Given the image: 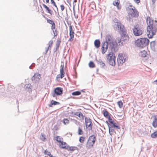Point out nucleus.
<instances>
[{
  "label": "nucleus",
  "mask_w": 157,
  "mask_h": 157,
  "mask_svg": "<svg viewBox=\"0 0 157 157\" xmlns=\"http://www.w3.org/2000/svg\"><path fill=\"white\" fill-rule=\"evenodd\" d=\"M146 22L147 25V30L148 36L150 38H152L157 32V25L153 24V20L149 17H147Z\"/></svg>",
  "instance_id": "nucleus-1"
},
{
  "label": "nucleus",
  "mask_w": 157,
  "mask_h": 157,
  "mask_svg": "<svg viewBox=\"0 0 157 157\" xmlns=\"http://www.w3.org/2000/svg\"><path fill=\"white\" fill-rule=\"evenodd\" d=\"M149 40L147 38H141L137 39L136 42V45L139 47L143 48L148 45Z\"/></svg>",
  "instance_id": "nucleus-2"
},
{
  "label": "nucleus",
  "mask_w": 157,
  "mask_h": 157,
  "mask_svg": "<svg viewBox=\"0 0 157 157\" xmlns=\"http://www.w3.org/2000/svg\"><path fill=\"white\" fill-rule=\"evenodd\" d=\"M96 140V136L92 135L90 136L88 139L86 147L87 149H90L92 147Z\"/></svg>",
  "instance_id": "nucleus-3"
},
{
  "label": "nucleus",
  "mask_w": 157,
  "mask_h": 157,
  "mask_svg": "<svg viewBox=\"0 0 157 157\" xmlns=\"http://www.w3.org/2000/svg\"><path fill=\"white\" fill-rule=\"evenodd\" d=\"M109 49L111 52H116L118 49V47L116 41L115 40L108 44Z\"/></svg>",
  "instance_id": "nucleus-4"
},
{
  "label": "nucleus",
  "mask_w": 157,
  "mask_h": 157,
  "mask_svg": "<svg viewBox=\"0 0 157 157\" xmlns=\"http://www.w3.org/2000/svg\"><path fill=\"white\" fill-rule=\"evenodd\" d=\"M113 28L115 30L117 31L123 33L124 31V26L120 22H117L113 25Z\"/></svg>",
  "instance_id": "nucleus-5"
},
{
  "label": "nucleus",
  "mask_w": 157,
  "mask_h": 157,
  "mask_svg": "<svg viewBox=\"0 0 157 157\" xmlns=\"http://www.w3.org/2000/svg\"><path fill=\"white\" fill-rule=\"evenodd\" d=\"M127 56L125 54L120 53L118 55V58L117 59V62L119 64H122L125 62Z\"/></svg>",
  "instance_id": "nucleus-6"
},
{
  "label": "nucleus",
  "mask_w": 157,
  "mask_h": 157,
  "mask_svg": "<svg viewBox=\"0 0 157 157\" xmlns=\"http://www.w3.org/2000/svg\"><path fill=\"white\" fill-rule=\"evenodd\" d=\"M134 8H131L129 10L128 14L133 17H137L138 16V13L137 10L133 7Z\"/></svg>",
  "instance_id": "nucleus-7"
},
{
  "label": "nucleus",
  "mask_w": 157,
  "mask_h": 157,
  "mask_svg": "<svg viewBox=\"0 0 157 157\" xmlns=\"http://www.w3.org/2000/svg\"><path fill=\"white\" fill-rule=\"evenodd\" d=\"M85 122L86 127V128H88L89 131H91L92 130V122L90 119L89 117H85Z\"/></svg>",
  "instance_id": "nucleus-8"
},
{
  "label": "nucleus",
  "mask_w": 157,
  "mask_h": 157,
  "mask_svg": "<svg viewBox=\"0 0 157 157\" xmlns=\"http://www.w3.org/2000/svg\"><path fill=\"white\" fill-rule=\"evenodd\" d=\"M132 30L133 34L136 36H139L142 34V30L137 26H134Z\"/></svg>",
  "instance_id": "nucleus-9"
},
{
  "label": "nucleus",
  "mask_w": 157,
  "mask_h": 157,
  "mask_svg": "<svg viewBox=\"0 0 157 157\" xmlns=\"http://www.w3.org/2000/svg\"><path fill=\"white\" fill-rule=\"evenodd\" d=\"M124 32L122 33L123 34L122 37V43L119 44V46H121L123 45L124 44L127 43L129 40V37L128 35L126 34H125L124 33Z\"/></svg>",
  "instance_id": "nucleus-10"
},
{
  "label": "nucleus",
  "mask_w": 157,
  "mask_h": 157,
  "mask_svg": "<svg viewBox=\"0 0 157 157\" xmlns=\"http://www.w3.org/2000/svg\"><path fill=\"white\" fill-rule=\"evenodd\" d=\"M115 40L112 35L108 34L106 36L105 40L103 42H105V43H107V44H108L109 43Z\"/></svg>",
  "instance_id": "nucleus-11"
},
{
  "label": "nucleus",
  "mask_w": 157,
  "mask_h": 157,
  "mask_svg": "<svg viewBox=\"0 0 157 157\" xmlns=\"http://www.w3.org/2000/svg\"><path fill=\"white\" fill-rule=\"evenodd\" d=\"M106 57L109 64L113 65V63H111V62L110 61V60L112 59L113 58L114 59L116 58L115 55L114 53L112 52H110L107 55Z\"/></svg>",
  "instance_id": "nucleus-12"
},
{
  "label": "nucleus",
  "mask_w": 157,
  "mask_h": 157,
  "mask_svg": "<svg viewBox=\"0 0 157 157\" xmlns=\"http://www.w3.org/2000/svg\"><path fill=\"white\" fill-rule=\"evenodd\" d=\"M108 45L107 43H105L103 41L102 42L101 46V52L102 54H104L108 49Z\"/></svg>",
  "instance_id": "nucleus-13"
},
{
  "label": "nucleus",
  "mask_w": 157,
  "mask_h": 157,
  "mask_svg": "<svg viewBox=\"0 0 157 157\" xmlns=\"http://www.w3.org/2000/svg\"><path fill=\"white\" fill-rule=\"evenodd\" d=\"M61 139L62 138L60 136H57L56 137L55 140L61 143L60 145V147L61 148L65 149H67V147L66 146H62V145H63V143L64 142L61 141Z\"/></svg>",
  "instance_id": "nucleus-14"
},
{
  "label": "nucleus",
  "mask_w": 157,
  "mask_h": 157,
  "mask_svg": "<svg viewBox=\"0 0 157 157\" xmlns=\"http://www.w3.org/2000/svg\"><path fill=\"white\" fill-rule=\"evenodd\" d=\"M54 91L57 95H60L63 93V89L61 87H57L54 89Z\"/></svg>",
  "instance_id": "nucleus-15"
},
{
  "label": "nucleus",
  "mask_w": 157,
  "mask_h": 157,
  "mask_svg": "<svg viewBox=\"0 0 157 157\" xmlns=\"http://www.w3.org/2000/svg\"><path fill=\"white\" fill-rule=\"evenodd\" d=\"M140 56L144 58V60H147L148 58V55L147 53V52L144 50L140 52Z\"/></svg>",
  "instance_id": "nucleus-16"
},
{
  "label": "nucleus",
  "mask_w": 157,
  "mask_h": 157,
  "mask_svg": "<svg viewBox=\"0 0 157 157\" xmlns=\"http://www.w3.org/2000/svg\"><path fill=\"white\" fill-rule=\"evenodd\" d=\"M109 134L111 135H114L116 134V131L113 127L111 126V125H109Z\"/></svg>",
  "instance_id": "nucleus-17"
},
{
  "label": "nucleus",
  "mask_w": 157,
  "mask_h": 157,
  "mask_svg": "<svg viewBox=\"0 0 157 157\" xmlns=\"http://www.w3.org/2000/svg\"><path fill=\"white\" fill-rule=\"evenodd\" d=\"M152 117L154 118L152 123V126L155 128L157 127V116L156 115L153 116Z\"/></svg>",
  "instance_id": "nucleus-18"
},
{
  "label": "nucleus",
  "mask_w": 157,
  "mask_h": 157,
  "mask_svg": "<svg viewBox=\"0 0 157 157\" xmlns=\"http://www.w3.org/2000/svg\"><path fill=\"white\" fill-rule=\"evenodd\" d=\"M98 64L100 65V67L102 68H105V63L103 62L100 59H96Z\"/></svg>",
  "instance_id": "nucleus-19"
},
{
  "label": "nucleus",
  "mask_w": 157,
  "mask_h": 157,
  "mask_svg": "<svg viewBox=\"0 0 157 157\" xmlns=\"http://www.w3.org/2000/svg\"><path fill=\"white\" fill-rule=\"evenodd\" d=\"M67 24L68 25H69V35L70 36H71V37H74V34L75 33L74 31L72 30V26L71 25L70 23H69L68 22H67Z\"/></svg>",
  "instance_id": "nucleus-20"
},
{
  "label": "nucleus",
  "mask_w": 157,
  "mask_h": 157,
  "mask_svg": "<svg viewBox=\"0 0 157 157\" xmlns=\"http://www.w3.org/2000/svg\"><path fill=\"white\" fill-rule=\"evenodd\" d=\"M52 26L51 27V29L52 30V31L53 32V33L54 34V36H56L57 34L56 33V30L55 29V25L54 22H53L52 24Z\"/></svg>",
  "instance_id": "nucleus-21"
},
{
  "label": "nucleus",
  "mask_w": 157,
  "mask_h": 157,
  "mask_svg": "<svg viewBox=\"0 0 157 157\" xmlns=\"http://www.w3.org/2000/svg\"><path fill=\"white\" fill-rule=\"evenodd\" d=\"M94 44L96 48H98L100 46V42L99 40H96L94 41Z\"/></svg>",
  "instance_id": "nucleus-22"
},
{
  "label": "nucleus",
  "mask_w": 157,
  "mask_h": 157,
  "mask_svg": "<svg viewBox=\"0 0 157 157\" xmlns=\"http://www.w3.org/2000/svg\"><path fill=\"white\" fill-rule=\"evenodd\" d=\"M59 103L58 102L54 101L53 100H52L51 101L50 104L49 105V106L50 107H52V105H58L59 104Z\"/></svg>",
  "instance_id": "nucleus-23"
},
{
  "label": "nucleus",
  "mask_w": 157,
  "mask_h": 157,
  "mask_svg": "<svg viewBox=\"0 0 157 157\" xmlns=\"http://www.w3.org/2000/svg\"><path fill=\"white\" fill-rule=\"evenodd\" d=\"M75 115L78 116L80 118L82 119H83L84 117L82 113L81 112H77L75 113Z\"/></svg>",
  "instance_id": "nucleus-24"
},
{
  "label": "nucleus",
  "mask_w": 157,
  "mask_h": 157,
  "mask_svg": "<svg viewBox=\"0 0 157 157\" xmlns=\"http://www.w3.org/2000/svg\"><path fill=\"white\" fill-rule=\"evenodd\" d=\"M111 126L116 129H120V127L117 125L115 122H114L111 125Z\"/></svg>",
  "instance_id": "nucleus-25"
},
{
  "label": "nucleus",
  "mask_w": 157,
  "mask_h": 157,
  "mask_svg": "<svg viewBox=\"0 0 157 157\" xmlns=\"http://www.w3.org/2000/svg\"><path fill=\"white\" fill-rule=\"evenodd\" d=\"M155 43L154 41H152L150 42L151 47L152 49H155Z\"/></svg>",
  "instance_id": "nucleus-26"
},
{
  "label": "nucleus",
  "mask_w": 157,
  "mask_h": 157,
  "mask_svg": "<svg viewBox=\"0 0 157 157\" xmlns=\"http://www.w3.org/2000/svg\"><path fill=\"white\" fill-rule=\"evenodd\" d=\"M116 41L117 45L118 44V45L119 46V44L122 43V38L120 37H117L116 38V40H115Z\"/></svg>",
  "instance_id": "nucleus-27"
},
{
  "label": "nucleus",
  "mask_w": 157,
  "mask_h": 157,
  "mask_svg": "<svg viewBox=\"0 0 157 157\" xmlns=\"http://www.w3.org/2000/svg\"><path fill=\"white\" fill-rule=\"evenodd\" d=\"M151 137L153 138H157V130L151 134Z\"/></svg>",
  "instance_id": "nucleus-28"
},
{
  "label": "nucleus",
  "mask_w": 157,
  "mask_h": 157,
  "mask_svg": "<svg viewBox=\"0 0 157 157\" xmlns=\"http://www.w3.org/2000/svg\"><path fill=\"white\" fill-rule=\"evenodd\" d=\"M103 115L106 118H108L109 117V116H110L109 115V112L106 110H105L103 111Z\"/></svg>",
  "instance_id": "nucleus-29"
},
{
  "label": "nucleus",
  "mask_w": 157,
  "mask_h": 157,
  "mask_svg": "<svg viewBox=\"0 0 157 157\" xmlns=\"http://www.w3.org/2000/svg\"><path fill=\"white\" fill-rule=\"evenodd\" d=\"M81 94V92L78 91L74 92L72 93V95L74 96L79 95Z\"/></svg>",
  "instance_id": "nucleus-30"
},
{
  "label": "nucleus",
  "mask_w": 157,
  "mask_h": 157,
  "mask_svg": "<svg viewBox=\"0 0 157 157\" xmlns=\"http://www.w3.org/2000/svg\"><path fill=\"white\" fill-rule=\"evenodd\" d=\"M120 3L119 0H117V1H115L113 2V4L115 6H117V8L119 9L118 5Z\"/></svg>",
  "instance_id": "nucleus-31"
},
{
  "label": "nucleus",
  "mask_w": 157,
  "mask_h": 157,
  "mask_svg": "<svg viewBox=\"0 0 157 157\" xmlns=\"http://www.w3.org/2000/svg\"><path fill=\"white\" fill-rule=\"evenodd\" d=\"M89 67L91 68H94L95 67V65L93 61H90L89 64Z\"/></svg>",
  "instance_id": "nucleus-32"
},
{
  "label": "nucleus",
  "mask_w": 157,
  "mask_h": 157,
  "mask_svg": "<svg viewBox=\"0 0 157 157\" xmlns=\"http://www.w3.org/2000/svg\"><path fill=\"white\" fill-rule=\"evenodd\" d=\"M63 66L60 70V74H61L60 76H61V77H62V76H64V75L65 74V73L63 69Z\"/></svg>",
  "instance_id": "nucleus-33"
},
{
  "label": "nucleus",
  "mask_w": 157,
  "mask_h": 157,
  "mask_svg": "<svg viewBox=\"0 0 157 157\" xmlns=\"http://www.w3.org/2000/svg\"><path fill=\"white\" fill-rule=\"evenodd\" d=\"M107 118L108 119V121L110 123V124L112 125L114 122V121L112 119L110 116H109V117Z\"/></svg>",
  "instance_id": "nucleus-34"
},
{
  "label": "nucleus",
  "mask_w": 157,
  "mask_h": 157,
  "mask_svg": "<svg viewBox=\"0 0 157 157\" xmlns=\"http://www.w3.org/2000/svg\"><path fill=\"white\" fill-rule=\"evenodd\" d=\"M117 105L120 108L122 107L123 103L121 101H120L117 102Z\"/></svg>",
  "instance_id": "nucleus-35"
},
{
  "label": "nucleus",
  "mask_w": 157,
  "mask_h": 157,
  "mask_svg": "<svg viewBox=\"0 0 157 157\" xmlns=\"http://www.w3.org/2000/svg\"><path fill=\"white\" fill-rule=\"evenodd\" d=\"M112 59L111 60H110V61L111 62V63H113V64H110V65L113 66H114L116 64V63H115V58H112Z\"/></svg>",
  "instance_id": "nucleus-36"
},
{
  "label": "nucleus",
  "mask_w": 157,
  "mask_h": 157,
  "mask_svg": "<svg viewBox=\"0 0 157 157\" xmlns=\"http://www.w3.org/2000/svg\"><path fill=\"white\" fill-rule=\"evenodd\" d=\"M63 122L65 124H68L69 123V121L67 119H64L63 120Z\"/></svg>",
  "instance_id": "nucleus-37"
},
{
  "label": "nucleus",
  "mask_w": 157,
  "mask_h": 157,
  "mask_svg": "<svg viewBox=\"0 0 157 157\" xmlns=\"http://www.w3.org/2000/svg\"><path fill=\"white\" fill-rule=\"evenodd\" d=\"M85 140V138L83 136H81L79 139V141L80 143H83Z\"/></svg>",
  "instance_id": "nucleus-38"
},
{
  "label": "nucleus",
  "mask_w": 157,
  "mask_h": 157,
  "mask_svg": "<svg viewBox=\"0 0 157 157\" xmlns=\"http://www.w3.org/2000/svg\"><path fill=\"white\" fill-rule=\"evenodd\" d=\"M83 132L82 130L80 128V127L78 128V134L79 135H81L83 134Z\"/></svg>",
  "instance_id": "nucleus-39"
},
{
  "label": "nucleus",
  "mask_w": 157,
  "mask_h": 157,
  "mask_svg": "<svg viewBox=\"0 0 157 157\" xmlns=\"http://www.w3.org/2000/svg\"><path fill=\"white\" fill-rule=\"evenodd\" d=\"M69 150L71 151H74L77 150L78 149L77 147H69Z\"/></svg>",
  "instance_id": "nucleus-40"
},
{
  "label": "nucleus",
  "mask_w": 157,
  "mask_h": 157,
  "mask_svg": "<svg viewBox=\"0 0 157 157\" xmlns=\"http://www.w3.org/2000/svg\"><path fill=\"white\" fill-rule=\"evenodd\" d=\"M40 139L44 141L46 139L45 136L43 134H41L40 136Z\"/></svg>",
  "instance_id": "nucleus-41"
},
{
  "label": "nucleus",
  "mask_w": 157,
  "mask_h": 157,
  "mask_svg": "<svg viewBox=\"0 0 157 157\" xmlns=\"http://www.w3.org/2000/svg\"><path fill=\"white\" fill-rule=\"evenodd\" d=\"M40 75V74H39L38 73H36L32 77V78H31V79L32 80V81H33L34 80H35V76L36 75L37 76H38V75Z\"/></svg>",
  "instance_id": "nucleus-42"
},
{
  "label": "nucleus",
  "mask_w": 157,
  "mask_h": 157,
  "mask_svg": "<svg viewBox=\"0 0 157 157\" xmlns=\"http://www.w3.org/2000/svg\"><path fill=\"white\" fill-rule=\"evenodd\" d=\"M133 17H131L130 15L128 14V15L127 17V20L129 21H131Z\"/></svg>",
  "instance_id": "nucleus-43"
},
{
  "label": "nucleus",
  "mask_w": 157,
  "mask_h": 157,
  "mask_svg": "<svg viewBox=\"0 0 157 157\" xmlns=\"http://www.w3.org/2000/svg\"><path fill=\"white\" fill-rule=\"evenodd\" d=\"M61 76L60 74H59L57 75V77H56V79L57 80H58V81L59 80V79H58L59 78H62L64 77V76H62V77H61V76Z\"/></svg>",
  "instance_id": "nucleus-44"
},
{
  "label": "nucleus",
  "mask_w": 157,
  "mask_h": 157,
  "mask_svg": "<svg viewBox=\"0 0 157 157\" xmlns=\"http://www.w3.org/2000/svg\"><path fill=\"white\" fill-rule=\"evenodd\" d=\"M52 43H53V41L52 40H50L49 42V43L48 44V48H50L52 46Z\"/></svg>",
  "instance_id": "nucleus-45"
},
{
  "label": "nucleus",
  "mask_w": 157,
  "mask_h": 157,
  "mask_svg": "<svg viewBox=\"0 0 157 157\" xmlns=\"http://www.w3.org/2000/svg\"><path fill=\"white\" fill-rule=\"evenodd\" d=\"M42 6L46 9V10H47L49 9L48 6L44 4H42Z\"/></svg>",
  "instance_id": "nucleus-46"
},
{
  "label": "nucleus",
  "mask_w": 157,
  "mask_h": 157,
  "mask_svg": "<svg viewBox=\"0 0 157 157\" xmlns=\"http://www.w3.org/2000/svg\"><path fill=\"white\" fill-rule=\"evenodd\" d=\"M47 21V22L50 23V24H52V23H53V22H54L53 21L50 19H48Z\"/></svg>",
  "instance_id": "nucleus-47"
},
{
  "label": "nucleus",
  "mask_w": 157,
  "mask_h": 157,
  "mask_svg": "<svg viewBox=\"0 0 157 157\" xmlns=\"http://www.w3.org/2000/svg\"><path fill=\"white\" fill-rule=\"evenodd\" d=\"M62 11H63L65 9V7L64 5H61L60 6Z\"/></svg>",
  "instance_id": "nucleus-48"
},
{
  "label": "nucleus",
  "mask_w": 157,
  "mask_h": 157,
  "mask_svg": "<svg viewBox=\"0 0 157 157\" xmlns=\"http://www.w3.org/2000/svg\"><path fill=\"white\" fill-rule=\"evenodd\" d=\"M61 42V40L60 39H58L57 41V44H58L60 45V43Z\"/></svg>",
  "instance_id": "nucleus-49"
},
{
  "label": "nucleus",
  "mask_w": 157,
  "mask_h": 157,
  "mask_svg": "<svg viewBox=\"0 0 157 157\" xmlns=\"http://www.w3.org/2000/svg\"><path fill=\"white\" fill-rule=\"evenodd\" d=\"M113 22L114 24L116 23L117 22H120L117 19L115 18L113 20Z\"/></svg>",
  "instance_id": "nucleus-50"
},
{
  "label": "nucleus",
  "mask_w": 157,
  "mask_h": 157,
  "mask_svg": "<svg viewBox=\"0 0 157 157\" xmlns=\"http://www.w3.org/2000/svg\"><path fill=\"white\" fill-rule=\"evenodd\" d=\"M52 96L53 97H56L57 95L56 94L55 92H54L52 93Z\"/></svg>",
  "instance_id": "nucleus-51"
},
{
  "label": "nucleus",
  "mask_w": 157,
  "mask_h": 157,
  "mask_svg": "<svg viewBox=\"0 0 157 157\" xmlns=\"http://www.w3.org/2000/svg\"><path fill=\"white\" fill-rule=\"evenodd\" d=\"M47 11H48V13H49L51 15L52 14V11L50 9H49V8L48 10H47Z\"/></svg>",
  "instance_id": "nucleus-52"
},
{
  "label": "nucleus",
  "mask_w": 157,
  "mask_h": 157,
  "mask_svg": "<svg viewBox=\"0 0 157 157\" xmlns=\"http://www.w3.org/2000/svg\"><path fill=\"white\" fill-rule=\"evenodd\" d=\"M35 66V64L34 63H33L32 65L29 67V68L30 69H32V68L31 67H34Z\"/></svg>",
  "instance_id": "nucleus-53"
},
{
  "label": "nucleus",
  "mask_w": 157,
  "mask_h": 157,
  "mask_svg": "<svg viewBox=\"0 0 157 157\" xmlns=\"http://www.w3.org/2000/svg\"><path fill=\"white\" fill-rule=\"evenodd\" d=\"M59 45L56 44V48L55 52L57 51V50L59 49Z\"/></svg>",
  "instance_id": "nucleus-54"
},
{
  "label": "nucleus",
  "mask_w": 157,
  "mask_h": 157,
  "mask_svg": "<svg viewBox=\"0 0 157 157\" xmlns=\"http://www.w3.org/2000/svg\"><path fill=\"white\" fill-rule=\"evenodd\" d=\"M51 3L52 4H53V5L56 4V3L55 2L54 0H51Z\"/></svg>",
  "instance_id": "nucleus-55"
},
{
  "label": "nucleus",
  "mask_w": 157,
  "mask_h": 157,
  "mask_svg": "<svg viewBox=\"0 0 157 157\" xmlns=\"http://www.w3.org/2000/svg\"><path fill=\"white\" fill-rule=\"evenodd\" d=\"M35 77L36 78H38V79H40V75H38V76H35Z\"/></svg>",
  "instance_id": "nucleus-56"
},
{
  "label": "nucleus",
  "mask_w": 157,
  "mask_h": 157,
  "mask_svg": "<svg viewBox=\"0 0 157 157\" xmlns=\"http://www.w3.org/2000/svg\"><path fill=\"white\" fill-rule=\"evenodd\" d=\"M134 1L137 4H138L140 2V0H134Z\"/></svg>",
  "instance_id": "nucleus-57"
},
{
  "label": "nucleus",
  "mask_w": 157,
  "mask_h": 157,
  "mask_svg": "<svg viewBox=\"0 0 157 157\" xmlns=\"http://www.w3.org/2000/svg\"><path fill=\"white\" fill-rule=\"evenodd\" d=\"M74 37H71V36H70V38H69L68 40V41H71V42H72L73 40L72 39V38H73Z\"/></svg>",
  "instance_id": "nucleus-58"
},
{
  "label": "nucleus",
  "mask_w": 157,
  "mask_h": 157,
  "mask_svg": "<svg viewBox=\"0 0 157 157\" xmlns=\"http://www.w3.org/2000/svg\"><path fill=\"white\" fill-rule=\"evenodd\" d=\"M53 5H54V6H55V7H56V9H57V13H58V14H59V12H58V8L57 7V6H56V3L55 4H54Z\"/></svg>",
  "instance_id": "nucleus-59"
},
{
  "label": "nucleus",
  "mask_w": 157,
  "mask_h": 157,
  "mask_svg": "<svg viewBox=\"0 0 157 157\" xmlns=\"http://www.w3.org/2000/svg\"><path fill=\"white\" fill-rule=\"evenodd\" d=\"M67 145V144L65 142H64L63 143V145H62V146H66L68 148V146H67V147L66 146Z\"/></svg>",
  "instance_id": "nucleus-60"
},
{
  "label": "nucleus",
  "mask_w": 157,
  "mask_h": 157,
  "mask_svg": "<svg viewBox=\"0 0 157 157\" xmlns=\"http://www.w3.org/2000/svg\"><path fill=\"white\" fill-rule=\"evenodd\" d=\"M30 85H31L30 84H27L26 86V88H29Z\"/></svg>",
  "instance_id": "nucleus-61"
},
{
  "label": "nucleus",
  "mask_w": 157,
  "mask_h": 157,
  "mask_svg": "<svg viewBox=\"0 0 157 157\" xmlns=\"http://www.w3.org/2000/svg\"><path fill=\"white\" fill-rule=\"evenodd\" d=\"M106 123L107 124L108 127H109V125H111V124H110L108 123V121H106Z\"/></svg>",
  "instance_id": "nucleus-62"
},
{
  "label": "nucleus",
  "mask_w": 157,
  "mask_h": 157,
  "mask_svg": "<svg viewBox=\"0 0 157 157\" xmlns=\"http://www.w3.org/2000/svg\"><path fill=\"white\" fill-rule=\"evenodd\" d=\"M154 83H155V84H157V79L154 81Z\"/></svg>",
  "instance_id": "nucleus-63"
},
{
  "label": "nucleus",
  "mask_w": 157,
  "mask_h": 157,
  "mask_svg": "<svg viewBox=\"0 0 157 157\" xmlns=\"http://www.w3.org/2000/svg\"><path fill=\"white\" fill-rule=\"evenodd\" d=\"M151 1L153 4H154L155 2V0H151Z\"/></svg>",
  "instance_id": "nucleus-64"
}]
</instances>
